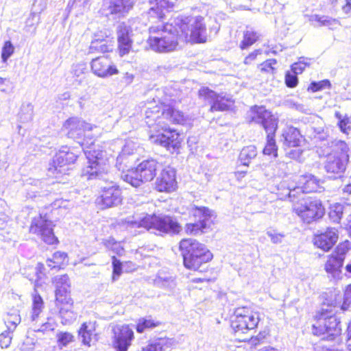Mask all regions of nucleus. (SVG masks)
<instances>
[{
  "label": "nucleus",
  "mask_w": 351,
  "mask_h": 351,
  "mask_svg": "<svg viewBox=\"0 0 351 351\" xmlns=\"http://www.w3.org/2000/svg\"><path fill=\"white\" fill-rule=\"evenodd\" d=\"M160 106L156 104L155 99L145 104V121L149 128H153L149 136L152 143L165 147L171 152H175L180 147L181 138L180 134L176 130L170 129L166 121L178 124H184L185 118L184 114L169 104L160 102Z\"/></svg>",
  "instance_id": "f257e3e1"
},
{
  "label": "nucleus",
  "mask_w": 351,
  "mask_h": 351,
  "mask_svg": "<svg viewBox=\"0 0 351 351\" xmlns=\"http://www.w3.org/2000/svg\"><path fill=\"white\" fill-rule=\"evenodd\" d=\"M125 223L131 228H144L159 235L178 233L181 227L167 215H149L145 213L128 217Z\"/></svg>",
  "instance_id": "f03ea898"
},
{
  "label": "nucleus",
  "mask_w": 351,
  "mask_h": 351,
  "mask_svg": "<svg viewBox=\"0 0 351 351\" xmlns=\"http://www.w3.org/2000/svg\"><path fill=\"white\" fill-rule=\"evenodd\" d=\"M151 36L148 39L150 48L157 52H169L175 50L180 39V29L173 23L151 26L149 28Z\"/></svg>",
  "instance_id": "7ed1b4c3"
},
{
  "label": "nucleus",
  "mask_w": 351,
  "mask_h": 351,
  "mask_svg": "<svg viewBox=\"0 0 351 351\" xmlns=\"http://www.w3.org/2000/svg\"><path fill=\"white\" fill-rule=\"evenodd\" d=\"M88 165L82 171V176L87 180L100 179L107 180L109 170V158L106 152L101 150L99 146L91 144L90 147L83 148Z\"/></svg>",
  "instance_id": "20e7f679"
},
{
  "label": "nucleus",
  "mask_w": 351,
  "mask_h": 351,
  "mask_svg": "<svg viewBox=\"0 0 351 351\" xmlns=\"http://www.w3.org/2000/svg\"><path fill=\"white\" fill-rule=\"evenodd\" d=\"M179 248L184 265L189 269L197 270L202 264L208 263L213 258L212 253L204 244L193 239L181 240Z\"/></svg>",
  "instance_id": "39448f33"
},
{
  "label": "nucleus",
  "mask_w": 351,
  "mask_h": 351,
  "mask_svg": "<svg viewBox=\"0 0 351 351\" xmlns=\"http://www.w3.org/2000/svg\"><path fill=\"white\" fill-rule=\"evenodd\" d=\"M204 21V18L200 16L176 18V27H178L180 32V39L186 43H206L208 40V34Z\"/></svg>",
  "instance_id": "423d86ee"
},
{
  "label": "nucleus",
  "mask_w": 351,
  "mask_h": 351,
  "mask_svg": "<svg viewBox=\"0 0 351 351\" xmlns=\"http://www.w3.org/2000/svg\"><path fill=\"white\" fill-rule=\"evenodd\" d=\"M292 202L293 212L304 222L310 223L322 217L324 208L322 202L313 197L304 194L289 197Z\"/></svg>",
  "instance_id": "0eeeda50"
},
{
  "label": "nucleus",
  "mask_w": 351,
  "mask_h": 351,
  "mask_svg": "<svg viewBox=\"0 0 351 351\" xmlns=\"http://www.w3.org/2000/svg\"><path fill=\"white\" fill-rule=\"evenodd\" d=\"M335 311L332 308H322L315 317V322L313 324L312 332L317 336L325 335L322 339L328 341L341 334L340 322L335 315Z\"/></svg>",
  "instance_id": "6e6552de"
},
{
  "label": "nucleus",
  "mask_w": 351,
  "mask_h": 351,
  "mask_svg": "<svg viewBox=\"0 0 351 351\" xmlns=\"http://www.w3.org/2000/svg\"><path fill=\"white\" fill-rule=\"evenodd\" d=\"M331 152L326 156L324 169L328 173L341 176L349 160V147L346 142L333 140L328 143Z\"/></svg>",
  "instance_id": "1a4fd4ad"
},
{
  "label": "nucleus",
  "mask_w": 351,
  "mask_h": 351,
  "mask_svg": "<svg viewBox=\"0 0 351 351\" xmlns=\"http://www.w3.org/2000/svg\"><path fill=\"white\" fill-rule=\"evenodd\" d=\"M259 321V313L250 307H239L231 317V327L239 341H245L247 338H243L242 335L256 328Z\"/></svg>",
  "instance_id": "9d476101"
},
{
  "label": "nucleus",
  "mask_w": 351,
  "mask_h": 351,
  "mask_svg": "<svg viewBox=\"0 0 351 351\" xmlns=\"http://www.w3.org/2000/svg\"><path fill=\"white\" fill-rule=\"evenodd\" d=\"M161 165L154 159L142 161L134 170L128 171L123 179L134 187L140 186L144 182L152 181Z\"/></svg>",
  "instance_id": "9b49d317"
},
{
  "label": "nucleus",
  "mask_w": 351,
  "mask_h": 351,
  "mask_svg": "<svg viewBox=\"0 0 351 351\" xmlns=\"http://www.w3.org/2000/svg\"><path fill=\"white\" fill-rule=\"evenodd\" d=\"M53 222L46 216H39L32 219L29 232L36 234L47 244L52 245L58 242L53 231Z\"/></svg>",
  "instance_id": "f8f14e48"
},
{
  "label": "nucleus",
  "mask_w": 351,
  "mask_h": 351,
  "mask_svg": "<svg viewBox=\"0 0 351 351\" xmlns=\"http://www.w3.org/2000/svg\"><path fill=\"white\" fill-rule=\"evenodd\" d=\"M122 202L121 191L119 186L110 182L101 188V195L96 202L101 209L117 206Z\"/></svg>",
  "instance_id": "ddd939ff"
},
{
  "label": "nucleus",
  "mask_w": 351,
  "mask_h": 351,
  "mask_svg": "<svg viewBox=\"0 0 351 351\" xmlns=\"http://www.w3.org/2000/svg\"><path fill=\"white\" fill-rule=\"evenodd\" d=\"M254 115L252 121L261 124L267 135H276L278 129V119L263 106H255L252 110Z\"/></svg>",
  "instance_id": "4468645a"
},
{
  "label": "nucleus",
  "mask_w": 351,
  "mask_h": 351,
  "mask_svg": "<svg viewBox=\"0 0 351 351\" xmlns=\"http://www.w3.org/2000/svg\"><path fill=\"white\" fill-rule=\"evenodd\" d=\"M298 186L289 190V197H295V195H301L312 192H321L322 182L312 174H304L298 177Z\"/></svg>",
  "instance_id": "2eb2a0df"
},
{
  "label": "nucleus",
  "mask_w": 351,
  "mask_h": 351,
  "mask_svg": "<svg viewBox=\"0 0 351 351\" xmlns=\"http://www.w3.org/2000/svg\"><path fill=\"white\" fill-rule=\"evenodd\" d=\"M92 73L101 78H107L119 73V70L112 60L106 56L93 58L90 63Z\"/></svg>",
  "instance_id": "dca6fc26"
},
{
  "label": "nucleus",
  "mask_w": 351,
  "mask_h": 351,
  "mask_svg": "<svg viewBox=\"0 0 351 351\" xmlns=\"http://www.w3.org/2000/svg\"><path fill=\"white\" fill-rule=\"evenodd\" d=\"M199 95L211 104L210 111H225L228 110L232 105V100L223 96L217 95L215 92L208 88H202L199 90Z\"/></svg>",
  "instance_id": "f3484780"
},
{
  "label": "nucleus",
  "mask_w": 351,
  "mask_h": 351,
  "mask_svg": "<svg viewBox=\"0 0 351 351\" xmlns=\"http://www.w3.org/2000/svg\"><path fill=\"white\" fill-rule=\"evenodd\" d=\"M113 346L116 351H128L134 339V332L128 325L117 326L113 329Z\"/></svg>",
  "instance_id": "a211bd4d"
},
{
  "label": "nucleus",
  "mask_w": 351,
  "mask_h": 351,
  "mask_svg": "<svg viewBox=\"0 0 351 351\" xmlns=\"http://www.w3.org/2000/svg\"><path fill=\"white\" fill-rule=\"evenodd\" d=\"M156 189L160 192H171L176 189V171L173 168H164L156 180Z\"/></svg>",
  "instance_id": "6ab92c4d"
},
{
  "label": "nucleus",
  "mask_w": 351,
  "mask_h": 351,
  "mask_svg": "<svg viewBox=\"0 0 351 351\" xmlns=\"http://www.w3.org/2000/svg\"><path fill=\"white\" fill-rule=\"evenodd\" d=\"M63 127L67 131L68 136L72 138H79L84 135L86 132L93 130V126L90 123L77 117L69 118L64 122Z\"/></svg>",
  "instance_id": "aec40b11"
},
{
  "label": "nucleus",
  "mask_w": 351,
  "mask_h": 351,
  "mask_svg": "<svg viewBox=\"0 0 351 351\" xmlns=\"http://www.w3.org/2000/svg\"><path fill=\"white\" fill-rule=\"evenodd\" d=\"M338 239V230L336 228L328 227L324 232L315 236L314 245L327 252L335 245Z\"/></svg>",
  "instance_id": "412c9836"
},
{
  "label": "nucleus",
  "mask_w": 351,
  "mask_h": 351,
  "mask_svg": "<svg viewBox=\"0 0 351 351\" xmlns=\"http://www.w3.org/2000/svg\"><path fill=\"white\" fill-rule=\"evenodd\" d=\"M194 215L199 217V221L186 225L185 230L188 234H197L206 228L208 226V219L211 216V211L206 207H196Z\"/></svg>",
  "instance_id": "4be33fe9"
},
{
  "label": "nucleus",
  "mask_w": 351,
  "mask_h": 351,
  "mask_svg": "<svg viewBox=\"0 0 351 351\" xmlns=\"http://www.w3.org/2000/svg\"><path fill=\"white\" fill-rule=\"evenodd\" d=\"M56 287V301L62 302L67 298H71L70 295L71 282L66 274L55 276L52 280Z\"/></svg>",
  "instance_id": "5701e85b"
},
{
  "label": "nucleus",
  "mask_w": 351,
  "mask_h": 351,
  "mask_svg": "<svg viewBox=\"0 0 351 351\" xmlns=\"http://www.w3.org/2000/svg\"><path fill=\"white\" fill-rule=\"evenodd\" d=\"M56 306L59 308V315L63 325L70 324L75 320L77 314L73 310L72 298H67L62 302H56Z\"/></svg>",
  "instance_id": "b1692460"
},
{
  "label": "nucleus",
  "mask_w": 351,
  "mask_h": 351,
  "mask_svg": "<svg viewBox=\"0 0 351 351\" xmlns=\"http://www.w3.org/2000/svg\"><path fill=\"white\" fill-rule=\"evenodd\" d=\"M302 140V135L299 130L293 126L287 125L282 130L280 141L287 147H298Z\"/></svg>",
  "instance_id": "393cba45"
},
{
  "label": "nucleus",
  "mask_w": 351,
  "mask_h": 351,
  "mask_svg": "<svg viewBox=\"0 0 351 351\" xmlns=\"http://www.w3.org/2000/svg\"><path fill=\"white\" fill-rule=\"evenodd\" d=\"M78 335L82 343L90 347L97 341V335L95 332V322H88L83 323L78 331Z\"/></svg>",
  "instance_id": "a878e982"
},
{
  "label": "nucleus",
  "mask_w": 351,
  "mask_h": 351,
  "mask_svg": "<svg viewBox=\"0 0 351 351\" xmlns=\"http://www.w3.org/2000/svg\"><path fill=\"white\" fill-rule=\"evenodd\" d=\"M156 7H152L149 12L148 16L152 22H155V19L158 21L162 20L165 14L162 9H171L174 7L177 0H154Z\"/></svg>",
  "instance_id": "bb28decb"
},
{
  "label": "nucleus",
  "mask_w": 351,
  "mask_h": 351,
  "mask_svg": "<svg viewBox=\"0 0 351 351\" xmlns=\"http://www.w3.org/2000/svg\"><path fill=\"white\" fill-rule=\"evenodd\" d=\"M134 3L132 0H110L108 10L110 14L119 18L129 12Z\"/></svg>",
  "instance_id": "cd10ccee"
},
{
  "label": "nucleus",
  "mask_w": 351,
  "mask_h": 351,
  "mask_svg": "<svg viewBox=\"0 0 351 351\" xmlns=\"http://www.w3.org/2000/svg\"><path fill=\"white\" fill-rule=\"evenodd\" d=\"M343 262L341 258H338L334 254H332L328 256L325 264L326 271L331 274L334 279H339Z\"/></svg>",
  "instance_id": "c85d7f7f"
},
{
  "label": "nucleus",
  "mask_w": 351,
  "mask_h": 351,
  "mask_svg": "<svg viewBox=\"0 0 351 351\" xmlns=\"http://www.w3.org/2000/svg\"><path fill=\"white\" fill-rule=\"evenodd\" d=\"M64 156L59 152L56 154L53 159V163L49 165L48 168V173L49 176H54L57 177L58 174L66 173L68 168Z\"/></svg>",
  "instance_id": "c756f323"
},
{
  "label": "nucleus",
  "mask_w": 351,
  "mask_h": 351,
  "mask_svg": "<svg viewBox=\"0 0 351 351\" xmlns=\"http://www.w3.org/2000/svg\"><path fill=\"white\" fill-rule=\"evenodd\" d=\"M4 322L10 331H14L21 323V318L17 309H10L4 316Z\"/></svg>",
  "instance_id": "7c9ffc66"
},
{
  "label": "nucleus",
  "mask_w": 351,
  "mask_h": 351,
  "mask_svg": "<svg viewBox=\"0 0 351 351\" xmlns=\"http://www.w3.org/2000/svg\"><path fill=\"white\" fill-rule=\"evenodd\" d=\"M172 339H160L152 341L143 348L142 351H165L173 346Z\"/></svg>",
  "instance_id": "2f4dec72"
},
{
  "label": "nucleus",
  "mask_w": 351,
  "mask_h": 351,
  "mask_svg": "<svg viewBox=\"0 0 351 351\" xmlns=\"http://www.w3.org/2000/svg\"><path fill=\"white\" fill-rule=\"evenodd\" d=\"M132 28L130 25L125 23H122L117 27V40L118 42L132 43Z\"/></svg>",
  "instance_id": "473e14b6"
},
{
  "label": "nucleus",
  "mask_w": 351,
  "mask_h": 351,
  "mask_svg": "<svg viewBox=\"0 0 351 351\" xmlns=\"http://www.w3.org/2000/svg\"><path fill=\"white\" fill-rule=\"evenodd\" d=\"M257 155L256 148L254 145L243 147L241 151L239 158L243 165L247 166L250 160Z\"/></svg>",
  "instance_id": "72a5a7b5"
},
{
  "label": "nucleus",
  "mask_w": 351,
  "mask_h": 351,
  "mask_svg": "<svg viewBox=\"0 0 351 351\" xmlns=\"http://www.w3.org/2000/svg\"><path fill=\"white\" fill-rule=\"evenodd\" d=\"M258 34L252 29H247L244 32L243 39L240 44L242 49H247L252 45L258 38Z\"/></svg>",
  "instance_id": "f704fd0d"
},
{
  "label": "nucleus",
  "mask_w": 351,
  "mask_h": 351,
  "mask_svg": "<svg viewBox=\"0 0 351 351\" xmlns=\"http://www.w3.org/2000/svg\"><path fill=\"white\" fill-rule=\"evenodd\" d=\"M67 258V254L62 252H55L51 258L47 260V265L51 268L60 267Z\"/></svg>",
  "instance_id": "c9c22d12"
},
{
  "label": "nucleus",
  "mask_w": 351,
  "mask_h": 351,
  "mask_svg": "<svg viewBox=\"0 0 351 351\" xmlns=\"http://www.w3.org/2000/svg\"><path fill=\"white\" fill-rule=\"evenodd\" d=\"M34 106L32 104L27 103L23 104L19 112V119L21 122H29L33 119Z\"/></svg>",
  "instance_id": "e433bc0d"
},
{
  "label": "nucleus",
  "mask_w": 351,
  "mask_h": 351,
  "mask_svg": "<svg viewBox=\"0 0 351 351\" xmlns=\"http://www.w3.org/2000/svg\"><path fill=\"white\" fill-rule=\"evenodd\" d=\"M275 136L271 134L267 135V143L263 151L264 154L273 155L274 157L277 156L278 147L276 143Z\"/></svg>",
  "instance_id": "4c0bfd02"
},
{
  "label": "nucleus",
  "mask_w": 351,
  "mask_h": 351,
  "mask_svg": "<svg viewBox=\"0 0 351 351\" xmlns=\"http://www.w3.org/2000/svg\"><path fill=\"white\" fill-rule=\"evenodd\" d=\"M43 308V301L39 295H35L33 297V306L31 315L32 321L34 322L38 317Z\"/></svg>",
  "instance_id": "58836bf2"
},
{
  "label": "nucleus",
  "mask_w": 351,
  "mask_h": 351,
  "mask_svg": "<svg viewBox=\"0 0 351 351\" xmlns=\"http://www.w3.org/2000/svg\"><path fill=\"white\" fill-rule=\"evenodd\" d=\"M313 62V59L308 58L301 57L298 62L292 64V71L298 75L302 73L306 66H309Z\"/></svg>",
  "instance_id": "ea45409f"
},
{
  "label": "nucleus",
  "mask_w": 351,
  "mask_h": 351,
  "mask_svg": "<svg viewBox=\"0 0 351 351\" xmlns=\"http://www.w3.org/2000/svg\"><path fill=\"white\" fill-rule=\"evenodd\" d=\"M155 284L161 288L173 289L176 287L175 280L171 276H158L155 280Z\"/></svg>",
  "instance_id": "a19ab883"
},
{
  "label": "nucleus",
  "mask_w": 351,
  "mask_h": 351,
  "mask_svg": "<svg viewBox=\"0 0 351 351\" xmlns=\"http://www.w3.org/2000/svg\"><path fill=\"white\" fill-rule=\"evenodd\" d=\"M58 346L62 348L73 341V335L68 332H60L56 335Z\"/></svg>",
  "instance_id": "79ce46f5"
},
{
  "label": "nucleus",
  "mask_w": 351,
  "mask_h": 351,
  "mask_svg": "<svg viewBox=\"0 0 351 351\" xmlns=\"http://www.w3.org/2000/svg\"><path fill=\"white\" fill-rule=\"evenodd\" d=\"M335 116L338 119V125L341 131L343 133H348V130L351 129L349 124L351 123L350 119L348 116L342 117L339 112H336Z\"/></svg>",
  "instance_id": "37998d69"
},
{
  "label": "nucleus",
  "mask_w": 351,
  "mask_h": 351,
  "mask_svg": "<svg viewBox=\"0 0 351 351\" xmlns=\"http://www.w3.org/2000/svg\"><path fill=\"white\" fill-rule=\"evenodd\" d=\"M310 21H317L320 23L321 25H332L337 23V20L330 18L326 16H320L318 14H313L309 16Z\"/></svg>",
  "instance_id": "c03bdc74"
},
{
  "label": "nucleus",
  "mask_w": 351,
  "mask_h": 351,
  "mask_svg": "<svg viewBox=\"0 0 351 351\" xmlns=\"http://www.w3.org/2000/svg\"><path fill=\"white\" fill-rule=\"evenodd\" d=\"M134 151V145L132 142H127L122 149L121 153L117 156V161L121 164L126 156L132 154Z\"/></svg>",
  "instance_id": "a18cd8bd"
},
{
  "label": "nucleus",
  "mask_w": 351,
  "mask_h": 351,
  "mask_svg": "<svg viewBox=\"0 0 351 351\" xmlns=\"http://www.w3.org/2000/svg\"><path fill=\"white\" fill-rule=\"evenodd\" d=\"M351 248V243L348 241H346L337 245L335 252L333 253L335 256L338 258H341L342 261L344 260V255Z\"/></svg>",
  "instance_id": "49530a36"
},
{
  "label": "nucleus",
  "mask_w": 351,
  "mask_h": 351,
  "mask_svg": "<svg viewBox=\"0 0 351 351\" xmlns=\"http://www.w3.org/2000/svg\"><path fill=\"white\" fill-rule=\"evenodd\" d=\"M344 208L342 205L335 206L329 213L330 218L334 221L339 223L343 217Z\"/></svg>",
  "instance_id": "de8ad7c7"
},
{
  "label": "nucleus",
  "mask_w": 351,
  "mask_h": 351,
  "mask_svg": "<svg viewBox=\"0 0 351 351\" xmlns=\"http://www.w3.org/2000/svg\"><path fill=\"white\" fill-rule=\"evenodd\" d=\"M112 281L114 282L118 280L122 274V264L115 256H112Z\"/></svg>",
  "instance_id": "09e8293b"
},
{
  "label": "nucleus",
  "mask_w": 351,
  "mask_h": 351,
  "mask_svg": "<svg viewBox=\"0 0 351 351\" xmlns=\"http://www.w3.org/2000/svg\"><path fill=\"white\" fill-rule=\"evenodd\" d=\"M267 235L270 238L274 244H280L282 242L285 234L282 232H278L276 230H268L266 232Z\"/></svg>",
  "instance_id": "8fccbe9b"
},
{
  "label": "nucleus",
  "mask_w": 351,
  "mask_h": 351,
  "mask_svg": "<svg viewBox=\"0 0 351 351\" xmlns=\"http://www.w3.org/2000/svg\"><path fill=\"white\" fill-rule=\"evenodd\" d=\"M59 152L64 156V160L68 165L74 163L77 158V155L67 147H62V149Z\"/></svg>",
  "instance_id": "3c124183"
},
{
  "label": "nucleus",
  "mask_w": 351,
  "mask_h": 351,
  "mask_svg": "<svg viewBox=\"0 0 351 351\" xmlns=\"http://www.w3.org/2000/svg\"><path fill=\"white\" fill-rule=\"evenodd\" d=\"M14 48L10 41H6L1 51V58L3 62H5L14 53Z\"/></svg>",
  "instance_id": "603ef678"
},
{
  "label": "nucleus",
  "mask_w": 351,
  "mask_h": 351,
  "mask_svg": "<svg viewBox=\"0 0 351 351\" xmlns=\"http://www.w3.org/2000/svg\"><path fill=\"white\" fill-rule=\"evenodd\" d=\"M86 64L84 62H78L73 64L71 68V73L73 76L79 77L84 75L86 71Z\"/></svg>",
  "instance_id": "864d4df0"
},
{
  "label": "nucleus",
  "mask_w": 351,
  "mask_h": 351,
  "mask_svg": "<svg viewBox=\"0 0 351 351\" xmlns=\"http://www.w3.org/2000/svg\"><path fill=\"white\" fill-rule=\"evenodd\" d=\"M156 326V324L151 319H141L136 326L138 332H143L146 328H152Z\"/></svg>",
  "instance_id": "5fc2aeb1"
},
{
  "label": "nucleus",
  "mask_w": 351,
  "mask_h": 351,
  "mask_svg": "<svg viewBox=\"0 0 351 351\" xmlns=\"http://www.w3.org/2000/svg\"><path fill=\"white\" fill-rule=\"evenodd\" d=\"M12 332L8 329L0 334V346L2 348H7L10 346L12 341L11 333Z\"/></svg>",
  "instance_id": "6e6d98bb"
},
{
  "label": "nucleus",
  "mask_w": 351,
  "mask_h": 351,
  "mask_svg": "<svg viewBox=\"0 0 351 351\" xmlns=\"http://www.w3.org/2000/svg\"><path fill=\"white\" fill-rule=\"evenodd\" d=\"M330 86L331 84L330 81L328 80H324L318 82H312L308 89L311 90L313 92H316L325 88H330Z\"/></svg>",
  "instance_id": "4d7b16f0"
},
{
  "label": "nucleus",
  "mask_w": 351,
  "mask_h": 351,
  "mask_svg": "<svg viewBox=\"0 0 351 351\" xmlns=\"http://www.w3.org/2000/svg\"><path fill=\"white\" fill-rule=\"evenodd\" d=\"M105 245L108 247H111L117 254L120 255L123 252V248L120 243L116 242L113 239H110L105 242Z\"/></svg>",
  "instance_id": "13d9d810"
},
{
  "label": "nucleus",
  "mask_w": 351,
  "mask_h": 351,
  "mask_svg": "<svg viewBox=\"0 0 351 351\" xmlns=\"http://www.w3.org/2000/svg\"><path fill=\"white\" fill-rule=\"evenodd\" d=\"M351 303V284L348 285L345 291L343 303L341 305V309L346 311Z\"/></svg>",
  "instance_id": "bf43d9fd"
},
{
  "label": "nucleus",
  "mask_w": 351,
  "mask_h": 351,
  "mask_svg": "<svg viewBox=\"0 0 351 351\" xmlns=\"http://www.w3.org/2000/svg\"><path fill=\"white\" fill-rule=\"evenodd\" d=\"M104 42H105V41L101 40L99 43L100 45H98V44H99L98 40L93 41L90 45V49L92 50V49H96L100 52H102V53L108 51H109L108 46L106 45V43H104Z\"/></svg>",
  "instance_id": "052dcab7"
},
{
  "label": "nucleus",
  "mask_w": 351,
  "mask_h": 351,
  "mask_svg": "<svg viewBox=\"0 0 351 351\" xmlns=\"http://www.w3.org/2000/svg\"><path fill=\"white\" fill-rule=\"evenodd\" d=\"M132 43L118 42L119 54L123 56L128 54L131 50Z\"/></svg>",
  "instance_id": "680f3d73"
},
{
  "label": "nucleus",
  "mask_w": 351,
  "mask_h": 351,
  "mask_svg": "<svg viewBox=\"0 0 351 351\" xmlns=\"http://www.w3.org/2000/svg\"><path fill=\"white\" fill-rule=\"evenodd\" d=\"M285 82L288 87L293 88L296 86L298 82L297 75L287 73L285 76Z\"/></svg>",
  "instance_id": "e2e57ef3"
},
{
  "label": "nucleus",
  "mask_w": 351,
  "mask_h": 351,
  "mask_svg": "<svg viewBox=\"0 0 351 351\" xmlns=\"http://www.w3.org/2000/svg\"><path fill=\"white\" fill-rule=\"evenodd\" d=\"M276 64L275 59H269L261 64V69L265 72H272L274 70V65Z\"/></svg>",
  "instance_id": "0e129e2a"
},
{
  "label": "nucleus",
  "mask_w": 351,
  "mask_h": 351,
  "mask_svg": "<svg viewBox=\"0 0 351 351\" xmlns=\"http://www.w3.org/2000/svg\"><path fill=\"white\" fill-rule=\"evenodd\" d=\"M70 206L71 203L69 201L62 199H56L53 203V207L55 208H64L66 209L69 208Z\"/></svg>",
  "instance_id": "69168bd1"
},
{
  "label": "nucleus",
  "mask_w": 351,
  "mask_h": 351,
  "mask_svg": "<svg viewBox=\"0 0 351 351\" xmlns=\"http://www.w3.org/2000/svg\"><path fill=\"white\" fill-rule=\"evenodd\" d=\"M261 53V51L259 49L254 51L245 58L244 63L245 64H250L256 58L257 56Z\"/></svg>",
  "instance_id": "338daca9"
},
{
  "label": "nucleus",
  "mask_w": 351,
  "mask_h": 351,
  "mask_svg": "<svg viewBox=\"0 0 351 351\" xmlns=\"http://www.w3.org/2000/svg\"><path fill=\"white\" fill-rule=\"evenodd\" d=\"M55 324L53 322H47L43 324L40 328L38 330V331L45 332L53 330L55 328Z\"/></svg>",
  "instance_id": "774afa93"
}]
</instances>
